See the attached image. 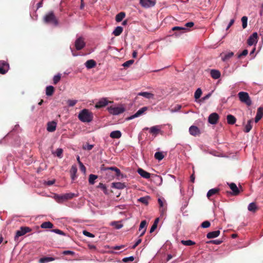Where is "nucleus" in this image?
Instances as JSON below:
<instances>
[{"label":"nucleus","mask_w":263,"mask_h":263,"mask_svg":"<svg viewBox=\"0 0 263 263\" xmlns=\"http://www.w3.org/2000/svg\"><path fill=\"white\" fill-rule=\"evenodd\" d=\"M123 31V28L121 26L117 27L112 32V34L115 36L120 35Z\"/></svg>","instance_id":"obj_34"},{"label":"nucleus","mask_w":263,"mask_h":263,"mask_svg":"<svg viewBox=\"0 0 263 263\" xmlns=\"http://www.w3.org/2000/svg\"><path fill=\"white\" fill-rule=\"evenodd\" d=\"M219 189L217 188H214L210 190L207 193V197L210 198L211 196L217 194L219 192Z\"/></svg>","instance_id":"obj_26"},{"label":"nucleus","mask_w":263,"mask_h":263,"mask_svg":"<svg viewBox=\"0 0 263 263\" xmlns=\"http://www.w3.org/2000/svg\"><path fill=\"white\" fill-rule=\"evenodd\" d=\"M125 16V13L123 12H121L117 14L116 16V21L117 22H121Z\"/></svg>","instance_id":"obj_35"},{"label":"nucleus","mask_w":263,"mask_h":263,"mask_svg":"<svg viewBox=\"0 0 263 263\" xmlns=\"http://www.w3.org/2000/svg\"><path fill=\"white\" fill-rule=\"evenodd\" d=\"M51 231L60 235H65V233L59 229H52Z\"/></svg>","instance_id":"obj_55"},{"label":"nucleus","mask_w":263,"mask_h":263,"mask_svg":"<svg viewBox=\"0 0 263 263\" xmlns=\"http://www.w3.org/2000/svg\"><path fill=\"white\" fill-rule=\"evenodd\" d=\"M148 109V107H142L141 108H140L139 110H138L136 113L135 114H134V115H133L131 117H130V119H133V118H136V117H138L141 115H142L145 111H146Z\"/></svg>","instance_id":"obj_20"},{"label":"nucleus","mask_w":263,"mask_h":263,"mask_svg":"<svg viewBox=\"0 0 263 263\" xmlns=\"http://www.w3.org/2000/svg\"><path fill=\"white\" fill-rule=\"evenodd\" d=\"M101 170L105 171V174L108 180H111L115 177L122 176L120 170L116 167H105L104 164L101 165Z\"/></svg>","instance_id":"obj_1"},{"label":"nucleus","mask_w":263,"mask_h":263,"mask_svg":"<svg viewBox=\"0 0 263 263\" xmlns=\"http://www.w3.org/2000/svg\"><path fill=\"white\" fill-rule=\"evenodd\" d=\"M220 234V231H215L208 233L206 235V237L209 239L214 238L218 237Z\"/></svg>","instance_id":"obj_24"},{"label":"nucleus","mask_w":263,"mask_h":263,"mask_svg":"<svg viewBox=\"0 0 263 263\" xmlns=\"http://www.w3.org/2000/svg\"><path fill=\"white\" fill-rule=\"evenodd\" d=\"M54 91V88L52 86H48L46 88V95L47 96H51Z\"/></svg>","instance_id":"obj_31"},{"label":"nucleus","mask_w":263,"mask_h":263,"mask_svg":"<svg viewBox=\"0 0 263 263\" xmlns=\"http://www.w3.org/2000/svg\"><path fill=\"white\" fill-rule=\"evenodd\" d=\"M258 35L256 32H254L248 39L247 43L249 46H252L257 42Z\"/></svg>","instance_id":"obj_12"},{"label":"nucleus","mask_w":263,"mask_h":263,"mask_svg":"<svg viewBox=\"0 0 263 263\" xmlns=\"http://www.w3.org/2000/svg\"><path fill=\"white\" fill-rule=\"evenodd\" d=\"M172 30L173 31H176L177 32L175 33V35L176 36H178L182 33L186 32L187 31H189L188 29L186 28L185 27H179V26H175L172 28Z\"/></svg>","instance_id":"obj_13"},{"label":"nucleus","mask_w":263,"mask_h":263,"mask_svg":"<svg viewBox=\"0 0 263 263\" xmlns=\"http://www.w3.org/2000/svg\"><path fill=\"white\" fill-rule=\"evenodd\" d=\"M98 178V176L90 174L89 176V183L90 184H93L95 183V180Z\"/></svg>","instance_id":"obj_41"},{"label":"nucleus","mask_w":263,"mask_h":263,"mask_svg":"<svg viewBox=\"0 0 263 263\" xmlns=\"http://www.w3.org/2000/svg\"><path fill=\"white\" fill-rule=\"evenodd\" d=\"M210 226H211L210 222L207 220L203 221L201 224V227L203 228H208L210 227Z\"/></svg>","instance_id":"obj_50"},{"label":"nucleus","mask_w":263,"mask_h":263,"mask_svg":"<svg viewBox=\"0 0 263 263\" xmlns=\"http://www.w3.org/2000/svg\"><path fill=\"white\" fill-rule=\"evenodd\" d=\"M263 116V108L259 107L257 109V114L255 118V122L257 123L262 117Z\"/></svg>","instance_id":"obj_17"},{"label":"nucleus","mask_w":263,"mask_h":263,"mask_svg":"<svg viewBox=\"0 0 263 263\" xmlns=\"http://www.w3.org/2000/svg\"><path fill=\"white\" fill-rule=\"evenodd\" d=\"M238 96L240 101L243 103H245L248 106H250L252 104V101L248 93L241 91L238 93Z\"/></svg>","instance_id":"obj_4"},{"label":"nucleus","mask_w":263,"mask_h":263,"mask_svg":"<svg viewBox=\"0 0 263 263\" xmlns=\"http://www.w3.org/2000/svg\"><path fill=\"white\" fill-rule=\"evenodd\" d=\"M248 17L246 16H242L241 18L242 26L245 29L247 26Z\"/></svg>","instance_id":"obj_45"},{"label":"nucleus","mask_w":263,"mask_h":263,"mask_svg":"<svg viewBox=\"0 0 263 263\" xmlns=\"http://www.w3.org/2000/svg\"><path fill=\"white\" fill-rule=\"evenodd\" d=\"M248 209L249 211L255 212L257 209V207L254 202L250 203L248 205Z\"/></svg>","instance_id":"obj_36"},{"label":"nucleus","mask_w":263,"mask_h":263,"mask_svg":"<svg viewBox=\"0 0 263 263\" xmlns=\"http://www.w3.org/2000/svg\"><path fill=\"white\" fill-rule=\"evenodd\" d=\"M154 156H155V158L158 160H162L164 157V155H163L162 153L160 152H156Z\"/></svg>","instance_id":"obj_44"},{"label":"nucleus","mask_w":263,"mask_h":263,"mask_svg":"<svg viewBox=\"0 0 263 263\" xmlns=\"http://www.w3.org/2000/svg\"><path fill=\"white\" fill-rule=\"evenodd\" d=\"M31 231V229L29 227H22L20 228V230L17 231V237L23 236Z\"/></svg>","instance_id":"obj_15"},{"label":"nucleus","mask_w":263,"mask_h":263,"mask_svg":"<svg viewBox=\"0 0 263 263\" xmlns=\"http://www.w3.org/2000/svg\"><path fill=\"white\" fill-rule=\"evenodd\" d=\"M138 96H141L145 97V98L151 99H154V95L148 92H140L138 93Z\"/></svg>","instance_id":"obj_25"},{"label":"nucleus","mask_w":263,"mask_h":263,"mask_svg":"<svg viewBox=\"0 0 263 263\" xmlns=\"http://www.w3.org/2000/svg\"><path fill=\"white\" fill-rule=\"evenodd\" d=\"M220 72L218 70L212 69L211 70V76L214 79H217L220 77Z\"/></svg>","instance_id":"obj_30"},{"label":"nucleus","mask_w":263,"mask_h":263,"mask_svg":"<svg viewBox=\"0 0 263 263\" xmlns=\"http://www.w3.org/2000/svg\"><path fill=\"white\" fill-rule=\"evenodd\" d=\"M138 174L141 176H142V177H143L144 178H145V179H148L150 178L151 177V174L150 173L146 172L145 171H144V170H143L142 168H139L138 169V171H137Z\"/></svg>","instance_id":"obj_16"},{"label":"nucleus","mask_w":263,"mask_h":263,"mask_svg":"<svg viewBox=\"0 0 263 263\" xmlns=\"http://www.w3.org/2000/svg\"><path fill=\"white\" fill-rule=\"evenodd\" d=\"M158 201L160 208L161 212H165L166 211V208L164 207V201L161 198H159Z\"/></svg>","instance_id":"obj_37"},{"label":"nucleus","mask_w":263,"mask_h":263,"mask_svg":"<svg viewBox=\"0 0 263 263\" xmlns=\"http://www.w3.org/2000/svg\"><path fill=\"white\" fill-rule=\"evenodd\" d=\"M222 242V240H213L209 241L208 243H213L215 245H220Z\"/></svg>","instance_id":"obj_53"},{"label":"nucleus","mask_w":263,"mask_h":263,"mask_svg":"<svg viewBox=\"0 0 263 263\" xmlns=\"http://www.w3.org/2000/svg\"><path fill=\"white\" fill-rule=\"evenodd\" d=\"M251 123H252L251 120H250L248 121V123H247V125L245 126V129L243 130V131L245 133H249L252 129V126L251 125Z\"/></svg>","instance_id":"obj_38"},{"label":"nucleus","mask_w":263,"mask_h":263,"mask_svg":"<svg viewBox=\"0 0 263 263\" xmlns=\"http://www.w3.org/2000/svg\"><path fill=\"white\" fill-rule=\"evenodd\" d=\"M227 120L228 123L231 125L234 124L236 121V118L232 115H228L227 116Z\"/></svg>","instance_id":"obj_29"},{"label":"nucleus","mask_w":263,"mask_h":263,"mask_svg":"<svg viewBox=\"0 0 263 263\" xmlns=\"http://www.w3.org/2000/svg\"><path fill=\"white\" fill-rule=\"evenodd\" d=\"M194 25V23L192 22H188L185 24V27L187 28H191L193 27Z\"/></svg>","instance_id":"obj_61"},{"label":"nucleus","mask_w":263,"mask_h":263,"mask_svg":"<svg viewBox=\"0 0 263 263\" xmlns=\"http://www.w3.org/2000/svg\"><path fill=\"white\" fill-rule=\"evenodd\" d=\"M146 224H147L146 221L142 220L140 223V227L139 228V231H141L143 229H144L145 228H146Z\"/></svg>","instance_id":"obj_48"},{"label":"nucleus","mask_w":263,"mask_h":263,"mask_svg":"<svg viewBox=\"0 0 263 263\" xmlns=\"http://www.w3.org/2000/svg\"><path fill=\"white\" fill-rule=\"evenodd\" d=\"M149 130V133L152 134L154 137L157 136V135L161 132L160 127L159 126L156 125L151 127V128L145 127L143 130Z\"/></svg>","instance_id":"obj_8"},{"label":"nucleus","mask_w":263,"mask_h":263,"mask_svg":"<svg viewBox=\"0 0 263 263\" xmlns=\"http://www.w3.org/2000/svg\"><path fill=\"white\" fill-rule=\"evenodd\" d=\"M190 134L194 136H199L200 134V129L196 126L192 125L189 128Z\"/></svg>","instance_id":"obj_14"},{"label":"nucleus","mask_w":263,"mask_h":263,"mask_svg":"<svg viewBox=\"0 0 263 263\" xmlns=\"http://www.w3.org/2000/svg\"><path fill=\"white\" fill-rule=\"evenodd\" d=\"M219 118V115L217 113L214 112L210 115L208 121L211 124H216L218 121Z\"/></svg>","instance_id":"obj_10"},{"label":"nucleus","mask_w":263,"mask_h":263,"mask_svg":"<svg viewBox=\"0 0 263 263\" xmlns=\"http://www.w3.org/2000/svg\"><path fill=\"white\" fill-rule=\"evenodd\" d=\"M149 197L148 196L142 197L138 199V201L145 204L147 205L148 203V199Z\"/></svg>","instance_id":"obj_40"},{"label":"nucleus","mask_w":263,"mask_h":263,"mask_svg":"<svg viewBox=\"0 0 263 263\" xmlns=\"http://www.w3.org/2000/svg\"><path fill=\"white\" fill-rule=\"evenodd\" d=\"M93 147V145L86 143L85 145L83 146V148L85 150L90 151Z\"/></svg>","instance_id":"obj_49"},{"label":"nucleus","mask_w":263,"mask_h":263,"mask_svg":"<svg viewBox=\"0 0 263 263\" xmlns=\"http://www.w3.org/2000/svg\"><path fill=\"white\" fill-rule=\"evenodd\" d=\"M74 45L77 50H80L83 49L85 46L84 39L82 37L78 38L75 41Z\"/></svg>","instance_id":"obj_6"},{"label":"nucleus","mask_w":263,"mask_h":263,"mask_svg":"<svg viewBox=\"0 0 263 263\" xmlns=\"http://www.w3.org/2000/svg\"><path fill=\"white\" fill-rule=\"evenodd\" d=\"M134 257L133 256H130L128 257H125L123 259V261L124 262H127L128 261H133L134 260Z\"/></svg>","instance_id":"obj_57"},{"label":"nucleus","mask_w":263,"mask_h":263,"mask_svg":"<svg viewBox=\"0 0 263 263\" xmlns=\"http://www.w3.org/2000/svg\"><path fill=\"white\" fill-rule=\"evenodd\" d=\"M55 260V258L51 257H44L41 258L40 259V263H46L49 261H53Z\"/></svg>","instance_id":"obj_33"},{"label":"nucleus","mask_w":263,"mask_h":263,"mask_svg":"<svg viewBox=\"0 0 263 263\" xmlns=\"http://www.w3.org/2000/svg\"><path fill=\"white\" fill-rule=\"evenodd\" d=\"M111 101H108L106 98H102L95 105V107L100 108L106 106L109 103H112Z\"/></svg>","instance_id":"obj_11"},{"label":"nucleus","mask_w":263,"mask_h":263,"mask_svg":"<svg viewBox=\"0 0 263 263\" xmlns=\"http://www.w3.org/2000/svg\"><path fill=\"white\" fill-rule=\"evenodd\" d=\"M9 69L8 63L5 61L0 60V73L5 74Z\"/></svg>","instance_id":"obj_7"},{"label":"nucleus","mask_w":263,"mask_h":263,"mask_svg":"<svg viewBox=\"0 0 263 263\" xmlns=\"http://www.w3.org/2000/svg\"><path fill=\"white\" fill-rule=\"evenodd\" d=\"M140 4L144 8H149L154 6L156 2L153 0H140Z\"/></svg>","instance_id":"obj_9"},{"label":"nucleus","mask_w":263,"mask_h":263,"mask_svg":"<svg viewBox=\"0 0 263 263\" xmlns=\"http://www.w3.org/2000/svg\"><path fill=\"white\" fill-rule=\"evenodd\" d=\"M202 95V90L200 88H198L194 94V97L196 99L200 98Z\"/></svg>","instance_id":"obj_46"},{"label":"nucleus","mask_w":263,"mask_h":263,"mask_svg":"<svg viewBox=\"0 0 263 263\" xmlns=\"http://www.w3.org/2000/svg\"><path fill=\"white\" fill-rule=\"evenodd\" d=\"M78 118L83 122H90L92 120L93 116L88 109H83L79 114Z\"/></svg>","instance_id":"obj_2"},{"label":"nucleus","mask_w":263,"mask_h":263,"mask_svg":"<svg viewBox=\"0 0 263 263\" xmlns=\"http://www.w3.org/2000/svg\"><path fill=\"white\" fill-rule=\"evenodd\" d=\"M142 241V239H138L136 242H135V243L133 245V246L132 247V249H135L136 248Z\"/></svg>","instance_id":"obj_62"},{"label":"nucleus","mask_w":263,"mask_h":263,"mask_svg":"<svg viewBox=\"0 0 263 263\" xmlns=\"http://www.w3.org/2000/svg\"><path fill=\"white\" fill-rule=\"evenodd\" d=\"M80 170L83 172L84 173H85L86 172V167L85 166L83 165V164L81 162H80Z\"/></svg>","instance_id":"obj_60"},{"label":"nucleus","mask_w":263,"mask_h":263,"mask_svg":"<svg viewBox=\"0 0 263 263\" xmlns=\"http://www.w3.org/2000/svg\"><path fill=\"white\" fill-rule=\"evenodd\" d=\"M77 167L76 165H72L70 171L71 178L72 180H74L77 178Z\"/></svg>","instance_id":"obj_23"},{"label":"nucleus","mask_w":263,"mask_h":263,"mask_svg":"<svg viewBox=\"0 0 263 263\" xmlns=\"http://www.w3.org/2000/svg\"><path fill=\"white\" fill-rule=\"evenodd\" d=\"M181 243L184 246H193L195 244V242L191 240H181Z\"/></svg>","instance_id":"obj_42"},{"label":"nucleus","mask_w":263,"mask_h":263,"mask_svg":"<svg viewBox=\"0 0 263 263\" xmlns=\"http://www.w3.org/2000/svg\"><path fill=\"white\" fill-rule=\"evenodd\" d=\"M125 246L124 245H121V246H113L111 248L114 250H119L123 248Z\"/></svg>","instance_id":"obj_63"},{"label":"nucleus","mask_w":263,"mask_h":263,"mask_svg":"<svg viewBox=\"0 0 263 263\" xmlns=\"http://www.w3.org/2000/svg\"><path fill=\"white\" fill-rule=\"evenodd\" d=\"M98 187L102 189L105 193H106L107 189L105 184H103L102 183H100L98 185Z\"/></svg>","instance_id":"obj_58"},{"label":"nucleus","mask_w":263,"mask_h":263,"mask_svg":"<svg viewBox=\"0 0 263 263\" xmlns=\"http://www.w3.org/2000/svg\"><path fill=\"white\" fill-rule=\"evenodd\" d=\"M53 227V224L50 221L44 222L41 225V227L43 229H50Z\"/></svg>","instance_id":"obj_32"},{"label":"nucleus","mask_w":263,"mask_h":263,"mask_svg":"<svg viewBox=\"0 0 263 263\" xmlns=\"http://www.w3.org/2000/svg\"><path fill=\"white\" fill-rule=\"evenodd\" d=\"M157 228V226L156 225V224H153L151 228L149 233H153Z\"/></svg>","instance_id":"obj_64"},{"label":"nucleus","mask_w":263,"mask_h":263,"mask_svg":"<svg viewBox=\"0 0 263 263\" xmlns=\"http://www.w3.org/2000/svg\"><path fill=\"white\" fill-rule=\"evenodd\" d=\"M76 196L77 195L76 194H74V193H69L65 194L59 197V199L63 200H68V199H71Z\"/></svg>","instance_id":"obj_18"},{"label":"nucleus","mask_w":263,"mask_h":263,"mask_svg":"<svg viewBox=\"0 0 263 263\" xmlns=\"http://www.w3.org/2000/svg\"><path fill=\"white\" fill-rule=\"evenodd\" d=\"M111 187L115 188V189L122 190V189H124L126 187V185H125V183H122V182H114V183H112V184H111Z\"/></svg>","instance_id":"obj_22"},{"label":"nucleus","mask_w":263,"mask_h":263,"mask_svg":"<svg viewBox=\"0 0 263 263\" xmlns=\"http://www.w3.org/2000/svg\"><path fill=\"white\" fill-rule=\"evenodd\" d=\"M134 61L133 60H128L125 63H123V66L124 67H128L130 65H132L134 63Z\"/></svg>","instance_id":"obj_54"},{"label":"nucleus","mask_w":263,"mask_h":263,"mask_svg":"<svg viewBox=\"0 0 263 263\" xmlns=\"http://www.w3.org/2000/svg\"><path fill=\"white\" fill-rule=\"evenodd\" d=\"M57 123L52 121L47 123V130L49 132H53L55 130Z\"/></svg>","instance_id":"obj_19"},{"label":"nucleus","mask_w":263,"mask_h":263,"mask_svg":"<svg viewBox=\"0 0 263 263\" xmlns=\"http://www.w3.org/2000/svg\"><path fill=\"white\" fill-rule=\"evenodd\" d=\"M234 55L233 52H229V53L225 54L223 57H222V60L224 62L227 61Z\"/></svg>","instance_id":"obj_39"},{"label":"nucleus","mask_w":263,"mask_h":263,"mask_svg":"<svg viewBox=\"0 0 263 263\" xmlns=\"http://www.w3.org/2000/svg\"><path fill=\"white\" fill-rule=\"evenodd\" d=\"M44 22L57 26L58 25V21L56 18L53 11L49 12L46 14L43 18Z\"/></svg>","instance_id":"obj_3"},{"label":"nucleus","mask_w":263,"mask_h":263,"mask_svg":"<svg viewBox=\"0 0 263 263\" xmlns=\"http://www.w3.org/2000/svg\"><path fill=\"white\" fill-rule=\"evenodd\" d=\"M85 65L88 69H90L96 66V62L93 60H89L86 62Z\"/></svg>","instance_id":"obj_27"},{"label":"nucleus","mask_w":263,"mask_h":263,"mask_svg":"<svg viewBox=\"0 0 263 263\" xmlns=\"http://www.w3.org/2000/svg\"><path fill=\"white\" fill-rule=\"evenodd\" d=\"M55 154L56 156L59 158H62V154H63V149L62 148H58Z\"/></svg>","instance_id":"obj_51"},{"label":"nucleus","mask_w":263,"mask_h":263,"mask_svg":"<svg viewBox=\"0 0 263 263\" xmlns=\"http://www.w3.org/2000/svg\"><path fill=\"white\" fill-rule=\"evenodd\" d=\"M108 110L110 114L114 115H118L123 113L125 111V108L123 107H114L110 106L108 107Z\"/></svg>","instance_id":"obj_5"},{"label":"nucleus","mask_w":263,"mask_h":263,"mask_svg":"<svg viewBox=\"0 0 263 263\" xmlns=\"http://www.w3.org/2000/svg\"><path fill=\"white\" fill-rule=\"evenodd\" d=\"M61 74L58 73L57 75L54 76L53 78V83L56 85L61 80Z\"/></svg>","instance_id":"obj_43"},{"label":"nucleus","mask_w":263,"mask_h":263,"mask_svg":"<svg viewBox=\"0 0 263 263\" xmlns=\"http://www.w3.org/2000/svg\"><path fill=\"white\" fill-rule=\"evenodd\" d=\"M121 133L119 130H115L110 134V137L113 139H119L121 137Z\"/></svg>","instance_id":"obj_28"},{"label":"nucleus","mask_w":263,"mask_h":263,"mask_svg":"<svg viewBox=\"0 0 263 263\" xmlns=\"http://www.w3.org/2000/svg\"><path fill=\"white\" fill-rule=\"evenodd\" d=\"M77 100H68L67 104L69 106H73L77 103Z\"/></svg>","instance_id":"obj_52"},{"label":"nucleus","mask_w":263,"mask_h":263,"mask_svg":"<svg viewBox=\"0 0 263 263\" xmlns=\"http://www.w3.org/2000/svg\"><path fill=\"white\" fill-rule=\"evenodd\" d=\"M229 186L231 190L233 191L232 194L233 195L236 196L239 194L240 192L235 183H231L230 184H229Z\"/></svg>","instance_id":"obj_21"},{"label":"nucleus","mask_w":263,"mask_h":263,"mask_svg":"<svg viewBox=\"0 0 263 263\" xmlns=\"http://www.w3.org/2000/svg\"><path fill=\"white\" fill-rule=\"evenodd\" d=\"M62 254L63 255H73L74 254V252H73V251H69V250H67V251H64L63 252Z\"/></svg>","instance_id":"obj_59"},{"label":"nucleus","mask_w":263,"mask_h":263,"mask_svg":"<svg viewBox=\"0 0 263 263\" xmlns=\"http://www.w3.org/2000/svg\"><path fill=\"white\" fill-rule=\"evenodd\" d=\"M248 53V51L247 49H245L242 51V52L241 53L237 54V57L238 59H240L242 57L246 56Z\"/></svg>","instance_id":"obj_47"},{"label":"nucleus","mask_w":263,"mask_h":263,"mask_svg":"<svg viewBox=\"0 0 263 263\" xmlns=\"http://www.w3.org/2000/svg\"><path fill=\"white\" fill-rule=\"evenodd\" d=\"M83 234L85 235V236H88V237H95V235L93 234H92V233L86 231V230H84L83 231Z\"/></svg>","instance_id":"obj_56"}]
</instances>
